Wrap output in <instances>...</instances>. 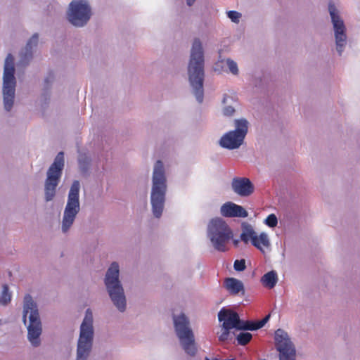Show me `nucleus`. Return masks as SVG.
Instances as JSON below:
<instances>
[{"mask_svg": "<svg viewBox=\"0 0 360 360\" xmlns=\"http://www.w3.org/2000/svg\"><path fill=\"white\" fill-rule=\"evenodd\" d=\"M11 300V293L9 292L8 285L4 284L2 286V292L0 295V304L3 306H6L8 303H10Z\"/></svg>", "mask_w": 360, "mask_h": 360, "instance_id": "nucleus-28", "label": "nucleus"}, {"mask_svg": "<svg viewBox=\"0 0 360 360\" xmlns=\"http://www.w3.org/2000/svg\"><path fill=\"white\" fill-rule=\"evenodd\" d=\"M233 98L232 96H228L225 94L224 96L222 103L226 105L222 110L223 115L224 116H232L235 112V108L232 105V103L233 102Z\"/></svg>", "mask_w": 360, "mask_h": 360, "instance_id": "nucleus-25", "label": "nucleus"}, {"mask_svg": "<svg viewBox=\"0 0 360 360\" xmlns=\"http://www.w3.org/2000/svg\"><path fill=\"white\" fill-rule=\"evenodd\" d=\"M188 60L205 64V51L200 39H194L189 52Z\"/></svg>", "mask_w": 360, "mask_h": 360, "instance_id": "nucleus-19", "label": "nucleus"}, {"mask_svg": "<svg viewBox=\"0 0 360 360\" xmlns=\"http://www.w3.org/2000/svg\"><path fill=\"white\" fill-rule=\"evenodd\" d=\"M103 283L108 297L115 309L120 313L127 310V301L122 283L120 278V265L113 262L108 268Z\"/></svg>", "mask_w": 360, "mask_h": 360, "instance_id": "nucleus-2", "label": "nucleus"}, {"mask_svg": "<svg viewBox=\"0 0 360 360\" xmlns=\"http://www.w3.org/2000/svg\"><path fill=\"white\" fill-rule=\"evenodd\" d=\"M224 315L230 316L233 324L236 329L240 330H257L262 328L269 320L271 315H266L263 319L260 321H243L240 319L238 314L231 309L223 307L218 313L219 321L221 322L224 319Z\"/></svg>", "mask_w": 360, "mask_h": 360, "instance_id": "nucleus-13", "label": "nucleus"}, {"mask_svg": "<svg viewBox=\"0 0 360 360\" xmlns=\"http://www.w3.org/2000/svg\"><path fill=\"white\" fill-rule=\"evenodd\" d=\"M15 72L14 57L8 53L4 60L1 87L3 108L6 112H11L15 104L17 80Z\"/></svg>", "mask_w": 360, "mask_h": 360, "instance_id": "nucleus-4", "label": "nucleus"}, {"mask_svg": "<svg viewBox=\"0 0 360 360\" xmlns=\"http://www.w3.org/2000/svg\"><path fill=\"white\" fill-rule=\"evenodd\" d=\"M64 167V153L59 152L46 172L44 181V200L52 201L56 195V189L60 183Z\"/></svg>", "mask_w": 360, "mask_h": 360, "instance_id": "nucleus-9", "label": "nucleus"}, {"mask_svg": "<svg viewBox=\"0 0 360 360\" xmlns=\"http://www.w3.org/2000/svg\"><path fill=\"white\" fill-rule=\"evenodd\" d=\"M252 335L249 332H240L236 336V340L238 341V345H247L252 339Z\"/></svg>", "mask_w": 360, "mask_h": 360, "instance_id": "nucleus-31", "label": "nucleus"}, {"mask_svg": "<svg viewBox=\"0 0 360 360\" xmlns=\"http://www.w3.org/2000/svg\"><path fill=\"white\" fill-rule=\"evenodd\" d=\"M233 268L237 271H242L245 269V260L244 259H237L234 262Z\"/></svg>", "mask_w": 360, "mask_h": 360, "instance_id": "nucleus-36", "label": "nucleus"}, {"mask_svg": "<svg viewBox=\"0 0 360 360\" xmlns=\"http://www.w3.org/2000/svg\"><path fill=\"white\" fill-rule=\"evenodd\" d=\"M33 54L31 51L22 49L19 53V59L17 62V67L25 68L27 67L33 59Z\"/></svg>", "mask_w": 360, "mask_h": 360, "instance_id": "nucleus-21", "label": "nucleus"}, {"mask_svg": "<svg viewBox=\"0 0 360 360\" xmlns=\"http://www.w3.org/2000/svg\"><path fill=\"white\" fill-rule=\"evenodd\" d=\"M22 321L27 330V340L34 347L41 345L40 336L42 333V323L38 305L32 297L27 294L24 297Z\"/></svg>", "mask_w": 360, "mask_h": 360, "instance_id": "nucleus-3", "label": "nucleus"}, {"mask_svg": "<svg viewBox=\"0 0 360 360\" xmlns=\"http://www.w3.org/2000/svg\"><path fill=\"white\" fill-rule=\"evenodd\" d=\"M264 222L268 226L274 228L277 226L278 219L274 214H271L266 217Z\"/></svg>", "mask_w": 360, "mask_h": 360, "instance_id": "nucleus-34", "label": "nucleus"}, {"mask_svg": "<svg viewBox=\"0 0 360 360\" xmlns=\"http://www.w3.org/2000/svg\"><path fill=\"white\" fill-rule=\"evenodd\" d=\"M196 0H186V4L188 6H191L194 4L195 1Z\"/></svg>", "mask_w": 360, "mask_h": 360, "instance_id": "nucleus-37", "label": "nucleus"}, {"mask_svg": "<svg viewBox=\"0 0 360 360\" xmlns=\"http://www.w3.org/2000/svg\"><path fill=\"white\" fill-rule=\"evenodd\" d=\"M239 243H240V240H238V239H234V240H233V245H234L236 247H238V246Z\"/></svg>", "mask_w": 360, "mask_h": 360, "instance_id": "nucleus-38", "label": "nucleus"}, {"mask_svg": "<svg viewBox=\"0 0 360 360\" xmlns=\"http://www.w3.org/2000/svg\"><path fill=\"white\" fill-rule=\"evenodd\" d=\"M240 238L245 244L251 241L252 245L263 251L262 246L258 243V236L250 224L248 223L242 224V233H240Z\"/></svg>", "mask_w": 360, "mask_h": 360, "instance_id": "nucleus-18", "label": "nucleus"}, {"mask_svg": "<svg viewBox=\"0 0 360 360\" xmlns=\"http://www.w3.org/2000/svg\"><path fill=\"white\" fill-rule=\"evenodd\" d=\"M205 360H212V359H209L208 357H205Z\"/></svg>", "mask_w": 360, "mask_h": 360, "instance_id": "nucleus-39", "label": "nucleus"}, {"mask_svg": "<svg viewBox=\"0 0 360 360\" xmlns=\"http://www.w3.org/2000/svg\"><path fill=\"white\" fill-rule=\"evenodd\" d=\"M227 16L235 23H238L242 16L241 13L236 11H229L227 12Z\"/></svg>", "mask_w": 360, "mask_h": 360, "instance_id": "nucleus-35", "label": "nucleus"}, {"mask_svg": "<svg viewBox=\"0 0 360 360\" xmlns=\"http://www.w3.org/2000/svg\"><path fill=\"white\" fill-rule=\"evenodd\" d=\"M150 190L151 212L154 217L160 219L163 213L167 192V179L164 163L157 160L153 169Z\"/></svg>", "mask_w": 360, "mask_h": 360, "instance_id": "nucleus-1", "label": "nucleus"}, {"mask_svg": "<svg viewBox=\"0 0 360 360\" xmlns=\"http://www.w3.org/2000/svg\"><path fill=\"white\" fill-rule=\"evenodd\" d=\"M92 15V8L88 0H72L68 5L67 19L75 27L86 26Z\"/></svg>", "mask_w": 360, "mask_h": 360, "instance_id": "nucleus-10", "label": "nucleus"}, {"mask_svg": "<svg viewBox=\"0 0 360 360\" xmlns=\"http://www.w3.org/2000/svg\"><path fill=\"white\" fill-rule=\"evenodd\" d=\"M236 129L233 130L238 136H241V138L245 139V137L248 131V122L244 118L237 119L234 121Z\"/></svg>", "mask_w": 360, "mask_h": 360, "instance_id": "nucleus-22", "label": "nucleus"}, {"mask_svg": "<svg viewBox=\"0 0 360 360\" xmlns=\"http://www.w3.org/2000/svg\"><path fill=\"white\" fill-rule=\"evenodd\" d=\"M212 360H219V359L217 358H214V359H212Z\"/></svg>", "mask_w": 360, "mask_h": 360, "instance_id": "nucleus-40", "label": "nucleus"}, {"mask_svg": "<svg viewBox=\"0 0 360 360\" xmlns=\"http://www.w3.org/2000/svg\"><path fill=\"white\" fill-rule=\"evenodd\" d=\"M225 61L226 66L229 68V71L233 75H238L239 73V70L236 62L231 58H227Z\"/></svg>", "mask_w": 360, "mask_h": 360, "instance_id": "nucleus-32", "label": "nucleus"}, {"mask_svg": "<svg viewBox=\"0 0 360 360\" xmlns=\"http://www.w3.org/2000/svg\"><path fill=\"white\" fill-rule=\"evenodd\" d=\"M187 73L193 94L195 96L197 101L201 103L204 98L205 64L188 60Z\"/></svg>", "mask_w": 360, "mask_h": 360, "instance_id": "nucleus-12", "label": "nucleus"}, {"mask_svg": "<svg viewBox=\"0 0 360 360\" xmlns=\"http://www.w3.org/2000/svg\"><path fill=\"white\" fill-rule=\"evenodd\" d=\"M328 12L334 32L335 49L338 55L341 56L347 44V28L340 11L333 1L328 4Z\"/></svg>", "mask_w": 360, "mask_h": 360, "instance_id": "nucleus-11", "label": "nucleus"}, {"mask_svg": "<svg viewBox=\"0 0 360 360\" xmlns=\"http://www.w3.org/2000/svg\"><path fill=\"white\" fill-rule=\"evenodd\" d=\"M220 213L224 217L245 218L248 216V212L241 205L232 202H226L221 206Z\"/></svg>", "mask_w": 360, "mask_h": 360, "instance_id": "nucleus-16", "label": "nucleus"}, {"mask_svg": "<svg viewBox=\"0 0 360 360\" xmlns=\"http://www.w3.org/2000/svg\"><path fill=\"white\" fill-rule=\"evenodd\" d=\"M56 76L54 72L53 71L48 72L44 78L42 89L51 91Z\"/></svg>", "mask_w": 360, "mask_h": 360, "instance_id": "nucleus-27", "label": "nucleus"}, {"mask_svg": "<svg viewBox=\"0 0 360 360\" xmlns=\"http://www.w3.org/2000/svg\"><path fill=\"white\" fill-rule=\"evenodd\" d=\"M262 283L269 288H273L278 282L277 273L272 270L265 274L261 279Z\"/></svg>", "mask_w": 360, "mask_h": 360, "instance_id": "nucleus-23", "label": "nucleus"}, {"mask_svg": "<svg viewBox=\"0 0 360 360\" xmlns=\"http://www.w3.org/2000/svg\"><path fill=\"white\" fill-rule=\"evenodd\" d=\"M230 316L229 315H224V319H223L222 321V328L224 329V332L221 333V335L219 336V340L221 341H226L228 340L229 336L230 335V330L232 328H235L234 326H231L233 324V322H231Z\"/></svg>", "mask_w": 360, "mask_h": 360, "instance_id": "nucleus-24", "label": "nucleus"}, {"mask_svg": "<svg viewBox=\"0 0 360 360\" xmlns=\"http://www.w3.org/2000/svg\"><path fill=\"white\" fill-rule=\"evenodd\" d=\"M51 91L41 89V94L39 98V102L40 106L45 109L49 104L51 100Z\"/></svg>", "mask_w": 360, "mask_h": 360, "instance_id": "nucleus-29", "label": "nucleus"}, {"mask_svg": "<svg viewBox=\"0 0 360 360\" xmlns=\"http://www.w3.org/2000/svg\"><path fill=\"white\" fill-rule=\"evenodd\" d=\"M275 347L279 360H296V348L288 333L281 328L275 331Z\"/></svg>", "mask_w": 360, "mask_h": 360, "instance_id": "nucleus-14", "label": "nucleus"}, {"mask_svg": "<svg viewBox=\"0 0 360 360\" xmlns=\"http://www.w3.org/2000/svg\"><path fill=\"white\" fill-rule=\"evenodd\" d=\"M232 190L241 197H248L255 191V186L251 181L245 177L233 178L231 182Z\"/></svg>", "mask_w": 360, "mask_h": 360, "instance_id": "nucleus-15", "label": "nucleus"}, {"mask_svg": "<svg viewBox=\"0 0 360 360\" xmlns=\"http://www.w3.org/2000/svg\"><path fill=\"white\" fill-rule=\"evenodd\" d=\"M258 243H259V245H262L265 248H269L271 245L270 240L268 235L262 232L258 236Z\"/></svg>", "mask_w": 360, "mask_h": 360, "instance_id": "nucleus-33", "label": "nucleus"}, {"mask_svg": "<svg viewBox=\"0 0 360 360\" xmlns=\"http://www.w3.org/2000/svg\"><path fill=\"white\" fill-rule=\"evenodd\" d=\"M79 191L80 183L75 180L68 192L67 203L63 211L61 222L63 233H67L70 231L80 211Z\"/></svg>", "mask_w": 360, "mask_h": 360, "instance_id": "nucleus-8", "label": "nucleus"}, {"mask_svg": "<svg viewBox=\"0 0 360 360\" xmlns=\"http://www.w3.org/2000/svg\"><path fill=\"white\" fill-rule=\"evenodd\" d=\"M224 288L232 295H238L241 292L242 295L245 294V288L243 282L237 278L229 277L224 280Z\"/></svg>", "mask_w": 360, "mask_h": 360, "instance_id": "nucleus-20", "label": "nucleus"}, {"mask_svg": "<svg viewBox=\"0 0 360 360\" xmlns=\"http://www.w3.org/2000/svg\"><path fill=\"white\" fill-rule=\"evenodd\" d=\"M244 139L233 130L224 134L219 141V146L226 149H238L243 143Z\"/></svg>", "mask_w": 360, "mask_h": 360, "instance_id": "nucleus-17", "label": "nucleus"}, {"mask_svg": "<svg viewBox=\"0 0 360 360\" xmlns=\"http://www.w3.org/2000/svg\"><path fill=\"white\" fill-rule=\"evenodd\" d=\"M79 168L82 173L86 174L88 172L91 164V158L86 154L81 153L78 157Z\"/></svg>", "mask_w": 360, "mask_h": 360, "instance_id": "nucleus-26", "label": "nucleus"}, {"mask_svg": "<svg viewBox=\"0 0 360 360\" xmlns=\"http://www.w3.org/2000/svg\"><path fill=\"white\" fill-rule=\"evenodd\" d=\"M94 338V316L90 309L85 311L79 327L77 342L76 360H88L91 352Z\"/></svg>", "mask_w": 360, "mask_h": 360, "instance_id": "nucleus-6", "label": "nucleus"}, {"mask_svg": "<svg viewBox=\"0 0 360 360\" xmlns=\"http://www.w3.org/2000/svg\"><path fill=\"white\" fill-rule=\"evenodd\" d=\"M39 43V34L34 33L32 36L27 40L25 46L23 48L26 50L31 51V53H34V50L38 46Z\"/></svg>", "mask_w": 360, "mask_h": 360, "instance_id": "nucleus-30", "label": "nucleus"}, {"mask_svg": "<svg viewBox=\"0 0 360 360\" xmlns=\"http://www.w3.org/2000/svg\"><path fill=\"white\" fill-rule=\"evenodd\" d=\"M174 330L180 344L185 352L193 356H195L197 349L195 344V337L190 326L189 319L184 313L172 315Z\"/></svg>", "mask_w": 360, "mask_h": 360, "instance_id": "nucleus-7", "label": "nucleus"}, {"mask_svg": "<svg viewBox=\"0 0 360 360\" xmlns=\"http://www.w3.org/2000/svg\"><path fill=\"white\" fill-rule=\"evenodd\" d=\"M207 237L214 250L224 252L228 250L227 245L233 239V232L225 220L215 217L207 224Z\"/></svg>", "mask_w": 360, "mask_h": 360, "instance_id": "nucleus-5", "label": "nucleus"}]
</instances>
